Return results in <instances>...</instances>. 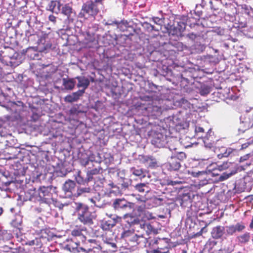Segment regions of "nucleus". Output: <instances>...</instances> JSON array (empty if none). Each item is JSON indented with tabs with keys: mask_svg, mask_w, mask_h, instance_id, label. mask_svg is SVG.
Returning <instances> with one entry per match:
<instances>
[{
	"mask_svg": "<svg viewBox=\"0 0 253 253\" xmlns=\"http://www.w3.org/2000/svg\"><path fill=\"white\" fill-rule=\"evenodd\" d=\"M99 12V6L92 0H89L83 3L79 15L80 17L87 19L90 17H95Z\"/></svg>",
	"mask_w": 253,
	"mask_h": 253,
	"instance_id": "obj_1",
	"label": "nucleus"
},
{
	"mask_svg": "<svg viewBox=\"0 0 253 253\" xmlns=\"http://www.w3.org/2000/svg\"><path fill=\"white\" fill-rule=\"evenodd\" d=\"M142 99L145 101H152V103H149L146 108V110L149 116L156 117L161 115L162 111L161 102L163 101L162 100H153L152 97L148 96H144Z\"/></svg>",
	"mask_w": 253,
	"mask_h": 253,
	"instance_id": "obj_2",
	"label": "nucleus"
},
{
	"mask_svg": "<svg viewBox=\"0 0 253 253\" xmlns=\"http://www.w3.org/2000/svg\"><path fill=\"white\" fill-rule=\"evenodd\" d=\"M79 219L84 224H91L93 223V215L91 212L89 211L88 207L82 204V206L79 210Z\"/></svg>",
	"mask_w": 253,
	"mask_h": 253,
	"instance_id": "obj_3",
	"label": "nucleus"
},
{
	"mask_svg": "<svg viewBox=\"0 0 253 253\" xmlns=\"http://www.w3.org/2000/svg\"><path fill=\"white\" fill-rule=\"evenodd\" d=\"M169 141H167V138L162 133H158L155 135L152 140V144L156 147L163 148L167 144L170 150H175L176 148L171 146L169 144Z\"/></svg>",
	"mask_w": 253,
	"mask_h": 253,
	"instance_id": "obj_4",
	"label": "nucleus"
},
{
	"mask_svg": "<svg viewBox=\"0 0 253 253\" xmlns=\"http://www.w3.org/2000/svg\"><path fill=\"white\" fill-rule=\"evenodd\" d=\"M131 224L135 225L137 227H139L143 231H145L147 234L158 233L157 230L149 222L139 221L137 218H134L131 222Z\"/></svg>",
	"mask_w": 253,
	"mask_h": 253,
	"instance_id": "obj_5",
	"label": "nucleus"
},
{
	"mask_svg": "<svg viewBox=\"0 0 253 253\" xmlns=\"http://www.w3.org/2000/svg\"><path fill=\"white\" fill-rule=\"evenodd\" d=\"M29 38L30 37H36L38 39L37 43L39 48L42 50H47L50 49L52 46V44L49 42V39L47 35H44L43 36L39 38V37L36 34H30L28 36Z\"/></svg>",
	"mask_w": 253,
	"mask_h": 253,
	"instance_id": "obj_6",
	"label": "nucleus"
},
{
	"mask_svg": "<svg viewBox=\"0 0 253 253\" xmlns=\"http://www.w3.org/2000/svg\"><path fill=\"white\" fill-rule=\"evenodd\" d=\"M133 204L126 200L124 198L116 199L113 202V206L116 211H126L133 208Z\"/></svg>",
	"mask_w": 253,
	"mask_h": 253,
	"instance_id": "obj_7",
	"label": "nucleus"
},
{
	"mask_svg": "<svg viewBox=\"0 0 253 253\" xmlns=\"http://www.w3.org/2000/svg\"><path fill=\"white\" fill-rule=\"evenodd\" d=\"M64 243L65 244L64 249L70 252L79 253L82 252V253H85L86 251L83 248H79V244L72 239H66Z\"/></svg>",
	"mask_w": 253,
	"mask_h": 253,
	"instance_id": "obj_8",
	"label": "nucleus"
},
{
	"mask_svg": "<svg viewBox=\"0 0 253 253\" xmlns=\"http://www.w3.org/2000/svg\"><path fill=\"white\" fill-rule=\"evenodd\" d=\"M51 187L42 186L40 187L39 191V196L40 199L44 203H47L52 198Z\"/></svg>",
	"mask_w": 253,
	"mask_h": 253,
	"instance_id": "obj_9",
	"label": "nucleus"
},
{
	"mask_svg": "<svg viewBox=\"0 0 253 253\" xmlns=\"http://www.w3.org/2000/svg\"><path fill=\"white\" fill-rule=\"evenodd\" d=\"M146 241H148L147 239L144 237L143 234L138 235L133 233L127 242L128 244H130L131 246H135L141 243L145 244Z\"/></svg>",
	"mask_w": 253,
	"mask_h": 253,
	"instance_id": "obj_10",
	"label": "nucleus"
},
{
	"mask_svg": "<svg viewBox=\"0 0 253 253\" xmlns=\"http://www.w3.org/2000/svg\"><path fill=\"white\" fill-rule=\"evenodd\" d=\"M81 206V203H77L72 201L69 203H64V211L69 213L74 214L76 211H79Z\"/></svg>",
	"mask_w": 253,
	"mask_h": 253,
	"instance_id": "obj_11",
	"label": "nucleus"
},
{
	"mask_svg": "<svg viewBox=\"0 0 253 253\" xmlns=\"http://www.w3.org/2000/svg\"><path fill=\"white\" fill-rule=\"evenodd\" d=\"M71 234L74 237H79L82 242L86 240V235L87 234L86 229H75L72 231Z\"/></svg>",
	"mask_w": 253,
	"mask_h": 253,
	"instance_id": "obj_12",
	"label": "nucleus"
},
{
	"mask_svg": "<svg viewBox=\"0 0 253 253\" xmlns=\"http://www.w3.org/2000/svg\"><path fill=\"white\" fill-rule=\"evenodd\" d=\"M84 93V90H79L77 92H73L71 94L66 96L64 98V100L69 102L77 101Z\"/></svg>",
	"mask_w": 253,
	"mask_h": 253,
	"instance_id": "obj_13",
	"label": "nucleus"
},
{
	"mask_svg": "<svg viewBox=\"0 0 253 253\" xmlns=\"http://www.w3.org/2000/svg\"><path fill=\"white\" fill-rule=\"evenodd\" d=\"M154 245H158V248H164L165 246H166L167 248H168V253H169V250L170 249V245L169 241L167 239H154V240H152L151 242H150L149 245L151 244Z\"/></svg>",
	"mask_w": 253,
	"mask_h": 253,
	"instance_id": "obj_14",
	"label": "nucleus"
},
{
	"mask_svg": "<svg viewBox=\"0 0 253 253\" xmlns=\"http://www.w3.org/2000/svg\"><path fill=\"white\" fill-rule=\"evenodd\" d=\"M128 22L126 21L121 20L120 21H113L111 23H108L109 25H115L117 28L121 31H125L126 30L128 27Z\"/></svg>",
	"mask_w": 253,
	"mask_h": 253,
	"instance_id": "obj_15",
	"label": "nucleus"
},
{
	"mask_svg": "<svg viewBox=\"0 0 253 253\" xmlns=\"http://www.w3.org/2000/svg\"><path fill=\"white\" fill-rule=\"evenodd\" d=\"M103 169L100 167L94 168L90 170H88L86 173L87 181H91L93 179V175H96L102 173Z\"/></svg>",
	"mask_w": 253,
	"mask_h": 253,
	"instance_id": "obj_16",
	"label": "nucleus"
},
{
	"mask_svg": "<svg viewBox=\"0 0 253 253\" xmlns=\"http://www.w3.org/2000/svg\"><path fill=\"white\" fill-rule=\"evenodd\" d=\"M224 227L217 226L213 228L212 231V236L213 238L217 239L220 238L223 235Z\"/></svg>",
	"mask_w": 253,
	"mask_h": 253,
	"instance_id": "obj_17",
	"label": "nucleus"
},
{
	"mask_svg": "<svg viewBox=\"0 0 253 253\" xmlns=\"http://www.w3.org/2000/svg\"><path fill=\"white\" fill-rule=\"evenodd\" d=\"M169 169L170 170H177L181 167L179 161L176 157H172L169 162Z\"/></svg>",
	"mask_w": 253,
	"mask_h": 253,
	"instance_id": "obj_18",
	"label": "nucleus"
},
{
	"mask_svg": "<svg viewBox=\"0 0 253 253\" xmlns=\"http://www.w3.org/2000/svg\"><path fill=\"white\" fill-rule=\"evenodd\" d=\"M220 151V153L217 155V157L219 159L223 157H227L232 153L237 152L236 149H234L230 147L226 149L224 148H222L221 149Z\"/></svg>",
	"mask_w": 253,
	"mask_h": 253,
	"instance_id": "obj_19",
	"label": "nucleus"
},
{
	"mask_svg": "<svg viewBox=\"0 0 253 253\" xmlns=\"http://www.w3.org/2000/svg\"><path fill=\"white\" fill-rule=\"evenodd\" d=\"M114 226V222L113 220L109 219L108 220L104 219L102 220L101 223V228L105 231L110 230Z\"/></svg>",
	"mask_w": 253,
	"mask_h": 253,
	"instance_id": "obj_20",
	"label": "nucleus"
},
{
	"mask_svg": "<svg viewBox=\"0 0 253 253\" xmlns=\"http://www.w3.org/2000/svg\"><path fill=\"white\" fill-rule=\"evenodd\" d=\"M250 238L251 234L249 232H246L237 237L238 242L241 244H246L248 243L250 241Z\"/></svg>",
	"mask_w": 253,
	"mask_h": 253,
	"instance_id": "obj_21",
	"label": "nucleus"
},
{
	"mask_svg": "<svg viewBox=\"0 0 253 253\" xmlns=\"http://www.w3.org/2000/svg\"><path fill=\"white\" fill-rule=\"evenodd\" d=\"M190 27L192 29H193V32L194 33H196L197 32L200 33V38L204 37L205 27L203 25L199 24H194L193 25L191 24Z\"/></svg>",
	"mask_w": 253,
	"mask_h": 253,
	"instance_id": "obj_22",
	"label": "nucleus"
},
{
	"mask_svg": "<svg viewBox=\"0 0 253 253\" xmlns=\"http://www.w3.org/2000/svg\"><path fill=\"white\" fill-rule=\"evenodd\" d=\"M78 83L77 86L78 87H83V89L84 91L85 89L88 86L89 84V81L87 78L84 77H77Z\"/></svg>",
	"mask_w": 253,
	"mask_h": 253,
	"instance_id": "obj_23",
	"label": "nucleus"
},
{
	"mask_svg": "<svg viewBox=\"0 0 253 253\" xmlns=\"http://www.w3.org/2000/svg\"><path fill=\"white\" fill-rule=\"evenodd\" d=\"M130 172L135 176L140 177V178L145 177V171L142 168H140L139 167H132L130 168Z\"/></svg>",
	"mask_w": 253,
	"mask_h": 253,
	"instance_id": "obj_24",
	"label": "nucleus"
},
{
	"mask_svg": "<svg viewBox=\"0 0 253 253\" xmlns=\"http://www.w3.org/2000/svg\"><path fill=\"white\" fill-rule=\"evenodd\" d=\"M75 183L72 180H69L64 183V192L69 193L68 196H71L72 191L75 188Z\"/></svg>",
	"mask_w": 253,
	"mask_h": 253,
	"instance_id": "obj_25",
	"label": "nucleus"
},
{
	"mask_svg": "<svg viewBox=\"0 0 253 253\" xmlns=\"http://www.w3.org/2000/svg\"><path fill=\"white\" fill-rule=\"evenodd\" d=\"M163 199L156 197H152L148 201V204L153 207H157L163 205Z\"/></svg>",
	"mask_w": 253,
	"mask_h": 253,
	"instance_id": "obj_26",
	"label": "nucleus"
},
{
	"mask_svg": "<svg viewBox=\"0 0 253 253\" xmlns=\"http://www.w3.org/2000/svg\"><path fill=\"white\" fill-rule=\"evenodd\" d=\"M64 15H67V20L70 22L73 20V15L74 13L72 11V7L69 4L64 6Z\"/></svg>",
	"mask_w": 253,
	"mask_h": 253,
	"instance_id": "obj_27",
	"label": "nucleus"
},
{
	"mask_svg": "<svg viewBox=\"0 0 253 253\" xmlns=\"http://www.w3.org/2000/svg\"><path fill=\"white\" fill-rule=\"evenodd\" d=\"M47 10L57 13L60 10L56 1H51L47 7Z\"/></svg>",
	"mask_w": 253,
	"mask_h": 253,
	"instance_id": "obj_28",
	"label": "nucleus"
},
{
	"mask_svg": "<svg viewBox=\"0 0 253 253\" xmlns=\"http://www.w3.org/2000/svg\"><path fill=\"white\" fill-rule=\"evenodd\" d=\"M12 235L6 230L0 229V241H8L11 239Z\"/></svg>",
	"mask_w": 253,
	"mask_h": 253,
	"instance_id": "obj_29",
	"label": "nucleus"
},
{
	"mask_svg": "<svg viewBox=\"0 0 253 253\" xmlns=\"http://www.w3.org/2000/svg\"><path fill=\"white\" fill-rule=\"evenodd\" d=\"M135 188L136 190L141 193L148 191V186L145 183L137 184L135 186Z\"/></svg>",
	"mask_w": 253,
	"mask_h": 253,
	"instance_id": "obj_30",
	"label": "nucleus"
},
{
	"mask_svg": "<svg viewBox=\"0 0 253 253\" xmlns=\"http://www.w3.org/2000/svg\"><path fill=\"white\" fill-rule=\"evenodd\" d=\"M180 205L181 206L185 205L188 202H190L191 196L190 193H184L180 196Z\"/></svg>",
	"mask_w": 253,
	"mask_h": 253,
	"instance_id": "obj_31",
	"label": "nucleus"
},
{
	"mask_svg": "<svg viewBox=\"0 0 253 253\" xmlns=\"http://www.w3.org/2000/svg\"><path fill=\"white\" fill-rule=\"evenodd\" d=\"M75 84V82L73 80H65L64 79V89H72Z\"/></svg>",
	"mask_w": 253,
	"mask_h": 253,
	"instance_id": "obj_32",
	"label": "nucleus"
},
{
	"mask_svg": "<svg viewBox=\"0 0 253 253\" xmlns=\"http://www.w3.org/2000/svg\"><path fill=\"white\" fill-rule=\"evenodd\" d=\"M186 37L194 42L197 38H200V33H194L193 31L187 34Z\"/></svg>",
	"mask_w": 253,
	"mask_h": 253,
	"instance_id": "obj_33",
	"label": "nucleus"
},
{
	"mask_svg": "<svg viewBox=\"0 0 253 253\" xmlns=\"http://www.w3.org/2000/svg\"><path fill=\"white\" fill-rule=\"evenodd\" d=\"M173 46L176 48L177 51H183L187 48V46L184 45L181 42H177L174 43Z\"/></svg>",
	"mask_w": 253,
	"mask_h": 253,
	"instance_id": "obj_34",
	"label": "nucleus"
},
{
	"mask_svg": "<svg viewBox=\"0 0 253 253\" xmlns=\"http://www.w3.org/2000/svg\"><path fill=\"white\" fill-rule=\"evenodd\" d=\"M133 232L130 230H127L124 231L121 234V237L124 238L126 242H127L129 238L131 237V234H133Z\"/></svg>",
	"mask_w": 253,
	"mask_h": 253,
	"instance_id": "obj_35",
	"label": "nucleus"
},
{
	"mask_svg": "<svg viewBox=\"0 0 253 253\" xmlns=\"http://www.w3.org/2000/svg\"><path fill=\"white\" fill-rule=\"evenodd\" d=\"M210 92V88L208 86H204L201 87L200 93L202 96H205Z\"/></svg>",
	"mask_w": 253,
	"mask_h": 253,
	"instance_id": "obj_36",
	"label": "nucleus"
},
{
	"mask_svg": "<svg viewBox=\"0 0 253 253\" xmlns=\"http://www.w3.org/2000/svg\"><path fill=\"white\" fill-rule=\"evenodd\" d=\"M148 165V167L150 168H155L158 167V162L156 158L154 157H152L149 162L147 164Z\"/></svg>",
	"mask_w": 253,
	"mask_h": 253,
	"instance_id": "obj_37",
	"label": "nucleus"
},
{
	"mask_svg": "<svg viewBox=\"0 0 253 253\" xmlns=\"http://www.w3.org/2000/svg\"><path fill=\"white\" fill-rule=\"evenodd\" d=\"M168 248L165 246L164 248H157L156 249L153 250L151 253H168Z\"/></svg>",
	"mask_w": 253,
	"mask_h": 253,
	"instance_id": "obj_38",
	"label": "nucleus"
},
{
	"mask_svg": "<svg viewBox=\"0 0 253 253\" xmlns=\"http://www.w3.org/2000/svg\"><path fill=\"white\" fill-rule=\"evenodd\" d=\"M226 233L229 235H233L236 232L235 226L234 225L226 226Z\"/></svg>",
	"mask_w": 253,
	"mask_h": 253,
	"instance_id": "obj_39",
	"label": "nucleus"
},
{
	"mask_svg": "<svg viewBox=\"0 0 253 253\" xmlns=\"http://www.w3.org/2000/svg\"><path fill=\"white\" fill-rule=\"evenodd\" d=\"M234 226H235V228L236 229V231L239 232H242L246 228L244 224L242 222L241 223H240V222L237 223L235 225H234Z\"/></svg>",
	"mask_w": 253,
	"mask_h": 253,
	"instance_id": "obj_40",
	"label": "nucleus"
},
{
	"mask_svg": "<svg viewBox=\"0 0 253 253\" xmlns=\"http://www.w3.org/2000/svg\"><path fill=\"white\" fill-rule=\"evenodd\" d=\"M152 157V156L143 155L141 156V161L143 164H148Z\"/></svg>",
	"mask_w": 253,
	"mask_h": 253,
	"instance_id": "obj_41",
	"label": "nucleus"
},
{
	"mask_svg": "<svg viewBox=\"0 0 253 253\" xmlns=\"http://www.w3.org/2000/svg\"><path fill=\"white\" fill-rule=\"evenodd\" d=\"M90 161V160L88 157H86L84 159V158H80V162L82 166L84 167H86L87 165H88L89 162Z\"/></svg>",
	"mask_w": 253,
	"mask_h": 253,
	"instance_id": "obj_42",
	"label": "nucleus"
},
{
	"mask_svg": "<svg viewBox=\"0 0 253 253\" xmlns=\"http://www.w3.org/2000/svg\"><path fill=\"white\" fill-rule=\"evenodd\" d=\"M217 167H218V169L219 170L221 171V170H223L228 169L229 167V164L228 162H224L221 165H218Z\"/></svg>",
	"mask_w": 253,
	"mask_h": 253,
	"instance_id": "obj_43",
	"label": "nucleus"
},
{
	"mask_svg": "<svg viewBox=\"0 0 253 253\" xmlns=\"http://www.w3.org/2000/svg\"><path fill=\"white\" fill-rule=\"evenodd\" d=\"M232 174L231 173H227L226 172H224L219 176V179L220 181H224L228 178Z\"/></svg>",
	"mask_w": 253,
	"mask_h": 253,
	"instance_id": "obj_44",
	"label": "nucleus"
},
{
	"mask_svg": "<svg viewBox=\"0 0 253 253\" xmlns=\"http://www.w3.org/2000/svg\"><path fill=\"white\" fill-rule=\"evenodd\" d=\"M153 21L155 23L158 25H162L163 20L162 18H160L158 17H154L152 18Z\"/></svg>",
	"mask_w": 253,
	"mask_h": 253,
	"instance_id": "obj_45",
	"label": "nucleus"
},
{
	"mask_svg": "<svg viewBox=\"0 0 253 253\" xmlns=\"http://www.w3.org/2000/svg\"><path fill=\"white\" fill-rule=\"evenodd\" d=\"M111 219L113 220L114 222V226L116 225L117 223H121L122 222V217L119 216H115Z\"/></svg>",
	"mask_w": 253,
	"mask_h": 253,
	"instance_id": "obj_46",
	"label": "nucleus"
},
{
	"mask_svg": "<svg viewBox=\"0 0 253 253\" xmlns=\"http://www.w3.org/2000/svg\"><path fill=\"white\" fill-rule=\"evenodd\" d=\"M195 131L197 134L198 133H205V130L204 129L200 126H196L195 129Z\"/></svg>",
	"mask_w": 253,
	"mask_h": 253,
	"instance_id": "obj_47",
	"label": "nucleus"
},
{
	"mask_svg": "<svg viewBox=\"0 0 253 253\" xmlns=\"http://www.w3.org/2000/svg\"><path fill=\"white\" fill-rule=\"evenodd\" d=\"M207 231V230L206 229V226H205L203 227L199 232H197L195 236L196 237L201 236H202L203 232H206Z\"/></svg>",
	"mask_w": 253,
	"mask_h": 253,
	"instance_id": "obj_48",
	"label": "nucleus"
},
{
	"mask_svg": "<svg viewBox=\"0 0 253 253\" xmlns=\"http://www.w3.org/2000/svg\"><path fill=\"white\" fill-rule=\"evenodd\" d=\"M89 190L90 188H81L78 190V194H81L82 193L89 192Z\"/></svg>",
	"mask_w": 253,
	"mask_h": 253,
	"instance_id": "obj_49",
	"label": "nucleus"
},
{
	"mask_svg": "<svg viewBox=\"0 0 253 253\" xmlns=\"http://www.w3.org/2000/svg\"><path fill=\"white\" fill-rule=\"evenodd\" d=\"M145 215L146 217L148 219H151L155 218V217L153 215V214L148 211L145 213Z\"/></svg>",
	"mask_w": 253,
	"mask_h": 253,
	"instance_id": "obj_50",
	"label": "nucleus"
},
{
	"mask_svg": "<svg viewBox=\"0 0 253 253\" xmlns=\"http://www.w3.org/2000/svg\"><path fill=\"white\" fill-rule=\"evenodd\" d=\"M186 156L184 153L181 152L179 154V155L177 158H176L178 160L179 159L183 160L186 159Z\"/></svg>",
	"mask_w": 253,
	"mask_h": 253,
	"instance_id": "obj_51",
	"label": "nucleus"
},
{
	"mask_svg": "<svg viewBox=\"0 0 253 253\" xmlns=\"http://www.w3.org/2000/svg\"><path fill=\"white\" fill-rule=\"evenodd\" d=\"M210 4L211 8L212 9H213L214 10H217L219 9L217 6L213 5V1L212 0H211L210 1Z\"/></svg>",
	"mask_w": 253,
	"mask_h": 253,
	"instance_id": "obj_52",
	"label": "nucleus"
},
{
	"mask_svg": "<svg viewBox=\"0 0 253 253\" xmlns=\"http://www.w3.org/2000/svg\"><path fill=\"white\" fill-rule=\"evenodd\" d=\"M104 0H94L93 1L99 6V5H103V1Z\"/></svg>",
	"mask_w": 253,
	"mask_h": 253,
	"instance_id": "obj_53",
	"label": "nucleus"
},
{
	"mask_svg": "<svg viewBox=\"0 0 253 253\" xmlns=\"http://www.w3.org/2000/svg\"><path fill=\"white\" fill-rule=\"evenodd\" d=\"M123 188H127L129 186V183L127 181H123V182L121 184Z\"/></svg>",
	"mask_w": 253,
	"mask_h": 253,
	"instance_id": "obj_54",
	"label": "nucleus"
},
{
	"mask_svg": "<svg viewBox=\"0 0 253 253\" xmlns=\"http://www.w3.org/2000/svg\"><path fill=\"white\" fill-rule=\"evenodd\" d=\"M49 20L54 23L56 21V17L53 15H50L49 16Z\"/></svg>",
	"mask_w": 253,
	"mask_h": 253,
	"instance_id": "obj_55",
	"label": "nucleus"
},
{
	"mask_svg": "<svg viewBox=\"0 0 253 253\" xmlns=\"http://www.w3.org/2000/svg\"><path fill=\"white\" fill-rule=\"evenodd\" d=\"M250 144H251V143H250V142L242 144V146H241V149H246V148H247L248 147L249 145H250Z\"/></svg>",
	"mask_w": 253,
	"mask_h": 253,
	"instance_id": "obj_56",
	"label": "nucleus"
},
{
	"mask_svg": "<svg viewBox=\"0 0 253 253\" xmlns=\"http://www.w3.org/2000/svg\"><path fill=\"white\" fill-rule=\"evenodd\" d=\"M250 227L251 228V229H253V217H252V219L251 220V222L250 224Z\"/></svg>",
	"mask_w": 253,
	"mask_h": 253,
	"instance_id": "obj_57",
	"label": "nucleus"
},
{
	"mask_svg": "<svg viewBox=\"0 0 253 253\" xmlns=\"http://www.w3.org/2000/svg\"><path fill=\"white\" fill-rule=\"evenodd\" d=\"M143 209H144V207H142V206H139L138 208V211H143Z\"/></svg>",
	"mask_w": 253,
	"mask_h": 253,
	"instance_id": "obj_58",
	"label": "nucleus"
},
{
	"mask_svg": "<svg viewBox=\"0 0 253 253\" xmlns=\"http://www.w3.org/2000/svg\"><path fill=\"white\" fill-rule=\"evenodd\" d=\"M29 245L30 246L34 245H35V241L32 240V241H29Z\"/></svg>",
	"mask_w": 253,
	"mask_h": 253,
	"instance_id": "obj_59",
	"label": "nucleus"
},
{
	"mask_svg": "<svg viewBox=\"0 0 253 253\" xmlns=\"http://www.w3.org/2000/svg\"><path fill=\"white\" fill-rule=\"evenodd\" d=\"M70 112L71 114H75L76 113V110L75 109H72L70 110Z\"/></svg>",
	"mask_w": 253,
	"mask_h": 253,
	"instance_id": "obj_60",
	"label": "nucleus"
},
{
	"mask_svg": "<svg viewBox=\"0 0 253 253\" xmlns=\"http://www.w3.org/2000/svg\"><path fill=\"white\" fill-rule=\"evenodd\" d=\"M171 184L172 185H175V184H176L177 183H179V182H178V181H171Z\"/></svg>",
	"mask_w": 253,
	"mask_h": 253,
	"instance_id": "obj_61",
	"label": "nucleus"
},
{
	"mask_svg": "<svg viewBox=\"0 0 253 253\" xmlns=\"http://www.w3.org/2000/svg\"><path fill=\"white\" fill-rule=\"evenodd\" d=\"M46 230H45V229H42V230H41V233L42 234L43 232L46 233Z\"/></svg>",
	"mask_w": 253,
	"mask_h": 253,
	"instance_id": "obj_62",
	"label": "nucleus"
},
{
	"mask_svg": "<svg viewBox=\"0 0 253 253\" xmlns=\"http://www.w3.org/2000/svg\"><path fill=\"white\" fill-rule=\"evenodd\" d=\"M3 210L2 208L0 207V215L2 213Z\"/></svg>",
	"mask_w": 253,
	"mask_h": 253,
	"instance_id": "obj_63",
	"label": "nucleus"
},
{
	"mask_svg": "<svg viewBox=\"0 0 253 253\" xmlns=\"http://www.w3.org/2000/svg\"><path fill=\"white\" fill-rule=\"evenodd\" d=\"M129 215L128 214H125L124 216V218H126L127 216H128Z\"/></svg>",
	"mask_w": 253,
	"mask_h": 253,
	"instance_id": "obj_64",
	"label": "nucleus"
}]
</instances>
